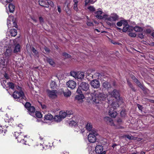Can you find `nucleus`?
<instances>
[{"mask_svg":"<svg viewBox=\"0 0 154 154\" xmlns=\"http://www.w3.org/2000/svg\"><path fill=\"white\" fill-rule=\"evenodd\" d=\"M12 2V1L11 2ZM10 3H7L6 4L4 5H7L8 3H9L8 6L9 11L11 13H13L15 10V6L13 4L10 3Z\"/></svg>","mask_w":154,"mask_h":154,"instance_id":"nucleus-18","label":"nucleus"},{"mask_svg":"<svg viewBox=\"0 0 154 154\" xmlns=\"http://www.w3.org/2000/svg\"><path fill=\"white\" fill-rule=\"evenodd\" d=\"M47 92L48 95L50 98H56L57 97V91L56 90H53L51 91L49 90H48L47 91Z\"/></svg>","mask_w":154,"mask_h":154,"instance_id":"nucleus-9","label":"nucleus"},{"mask_svg":"<svg viewBox=\"0 0 154 154\" xmlns=\"http://www.w3.org/2000/svg\"><path fill=\"white\" fill-rule=\"evenodd\" d=\"M10 33L12 36H15L17 35V32L16 29H13L11 30Z\"/></svg>","mask_w":154,"mask_h":154,"instance_id":"nucleus-27","label":"nucleus"},{"mask_svg":"<svg viewBox=\"0 0 154 154\" xmlns=\"http://www.w3.org/2000/svg\"><path fill=\"white\" fill-rule=\"evenodd\" d=\"M95 151L97 154H105V151H103V147L101 145H97L95 147Z\"/></svg>","mask_w":154,"mask_h":154,"instance_id":"nucleus-10","label":"nucleus"},{"mask_svg":"<svg viewBox=\"0 0 154 154\" xmlns=\"http://www.w3.org/2000/svg\"><path fill=\"white\" fill-rule=\"evenodd\" d=\"M79 86L80 88H81V89L84 91H87L89 88V85L86 82H82L80 84Z\"/></svg>","mask_w":154,"mask_h":154,"instance_id":"nucleus-13","label":"nucleus"},{"mask_svg":"<svg viewBox=\"0 0 154 154\" xmlns=\"http://www.w3.org/2000/svg\"><path fill=\"white\" fill-rule=\"evenodd\" d=\"M88 9L91 11L93 12L95 11V8L93 6H90L88 7Z\"/></svg>","mask_w":154,"mask_h":154,"instance_id":"nucleus-43","label":"nucleus"},{"mask_svg":"<svg viewBox=\"0 0 154 154\" xmlns=\"http://www.w3.org/2000/svg\"><path fill=\"white\" fill-rule=\"evenodd\" d=\"M57 10L60 13L61 12L60 7V6H57Z\"/></svg>","mask_w":154,"mask_h":154,"instance_id":"nucleus-61","label":"nucleus"},{"mask_svg":"<svg viewBox=\"0 0 154 154\" xmlns=\"http://www.w3.org/2000/svg\"><path fill=\"white\" fill-rule=\"evenodd\" d=\"M122 30V31L123 32H126L127 31L128 32H131L132 31L133 29V28L128 24L127 22V24H125Z\"/></svg>","mask_w":154,"mask_h":154,"instance_id":"nucleus-11","label":"nucleus"},{"mask_svg":"<svg viewBox=\"0 0 154 154\" xmlns=\"http://www.w3.org/2000/svg\"><path fill=\"white\" fill-rule=\"evenodd\" d=\"M10 21H9L8 19L7 21V25L8 26V27H9L10 26Z\"/></svg>","mask_w":154,"mask_h":154,"instance_id":"nucleus-63","label":"nucleus"},{"mask_svg":"<svg viewBox=\"0 0 154 154\" xmlns=\"http://www.w3.org/2000/svg\"><path fill=\"white\" fill-rule=\"evenodd\" d=\"M108 124L112 126H115V124L114 123L113 120L112 119L109 121L107 123Z\"/></svg>","mask_w":154,"mask_h":154,"instance_id":"nucleus-45","label":"nucleus"},{"mask_svg":"<svg viewBox=\"0 0 154 154\" xmlns=\"http://www.w3.org/2000/svg\"><path fill=\"white\" fill-rule=\"evenodd\" d=\"M138 85L140 87L141 89L142 90H143L144 89V88L143 86V85L140 83V84H138Z\"/></svg>","mask_w":154,"mask_h":154,"instance_id":"nucleus-59","label":"nucleus"},{"mask_svg":"<svg viewBox=\"0 0 154 154\" xmlns=\"http://www.w3.org/2000/svg\"><path fill=\"white\" fill-rule=\"evenodd\" d=\"M98 135L97 133L95 130L92 131L91 133H90L88 137L89 141L91 143H94L96 141V136Z\"/></svg>","mask_w":154,"mask_h":154,"instance_id":"nucleus-8","label":"nucleus"},{"mask_svg":"<svg viewBox=\"0 0 154 154\" xmlns=\"http://www.w3.org/2000/svg\"><path fill=\"white\" fill-rule=\"evenodd\" d=\"M103 86L104 88L108 89L110 87V85L108 82L105 81L103 83Z\"/></svg>","mask_w":154,"mask_h":154,"instance_id":"nucleus-26","label":"nucleus"},{"mask_svg":"<svg viewBox=\"0 0 154 154\" xmlns=\"http://www.w3.org/2000/svg\"><path fill=\"white\" fill-rule=\"evenodd\" d=\"M1 84L4 88H5V87H6V85H7V83H6V81L5 80H4L3 82H2Z\"/></svg>","mask_w":154,"mask_h":154,"instance_id":"nucleus-44","label":"nucleus"},{"mask_svg":"<svg viewBox=\"0 0 154 154\" xmlns=\"http://www.w3.org/2000/svg\"><path fill=\"white\" fill-rule=\"evenodd\" d=\"M111 118H110L109 117H105L104 118V120L107 123H108L109 122V121L111 119Z\"/></svg>","mask_w":154,"mask_h":154,"instance_id":"nucleus-48","label":"nucleus"},{"mask_svg":"<svg viewBox=\"0 0 154 154\" xmlns=\"http://www.w3.org/2000/svg\"><path fill=\"white\" fill-rule=\"evenodd\" d=\"M47 60L48 62L49 63V64L51 65V66H55V63L52 59L48 58L47 59Z\"/></svg>","mask_w":154,"mask_h":154,"instance_id":"nucleus-34","label":"nucleus"},{"mask_svg":"<svg viewBox=\"0 0 154 154\" xmlns=\"http://www.w3.org/2000/svg\"><path fill=\"white\" fill-rule=\"evenodd\" d=\"M13 26L15 27L16 28H17V25L16 24V23L15 22H13Z\"/></svg>","mask_w":154,"mask_h":154,"instance_id":"nucleus-64","label":"nucleus"},{"mask_svg":"<svg viewBox=\"0 0 154 154\" xmlns=\"http://www.w3.org/2000/svg\"><path fill=\"white\" fill-rule=\"evenodd\" d=\"M32 50L35 56L37 57H38V53L37 51L33 47L32 48Z\"/></svg>","mask_w":154,"mask_h":154,"instance_id":"nucleus-35","label":"nucleus"},{"mask_svg":"<svg viewBox=\"0 0 154 154\" xmlns=\"http://www.w3.org/2000/svg\"><path fill=\"white\" fill-rule=\"evenodd\" d=\"M84 98V95L82 94H79L76 95L75 97V99L78 100H80L83 99Z\"/></svg>","mask_w":154,"mask_h":154,"instance_id":"nucleus-31","label":"nucleus"},{"mask_svg":"<svg viewBox=\"0 0 154 154\" xmlns=\"http://www.w3.org/2000/svg\"><path fill=\"white\" fill-rule=\"evenodd\" d=\"M91 85L94 88H97L100 86V83L96 79H94L91 82Z\"/></svg>","mask_w":154,"mask_h":154,"instance_id":"nucleus-14","label":"nucleus"},{"mask_svg":"<svg viewBox=\"0 0 154 154\" xmlns=\"http://www.w3.org/2000/svg\"><path fill=\"white\" fill-rule=\"evenodd\" d=\"M66 85L68 87L73 89L75 88L76 85V82L73 80H69L66 82Z\"/></svg>","mask_w":154,"mask_h":154,"instance_id":"nucleus-12","label":"nucleus"},{"mask_svg":"<svg viewBox=\"0 0 154 154\" xmlns=\"http://www.w3.org/2000/svg\"><path fill=\"white\" fill-rule=\"evenodd\" d=\"M100 75V74L99 73H96L94 75H90V76L91 77V78L92 79H98L99 76Z\"/></svg>","mask_w":154,"mask_h":154,"instance_id":"nucleus-32","label":"nucleus"},{"mask_svg":"<svg viewBox=\"0 0 154 154\" xmlns=\"http://www.w3.org/2000/svg\"><path fill=\"white\" fill-rule=\"evenodd\" d=\"M7 85H8V87L11 88L12 89H14V84L11 82H7Z\"/></svg>","mask_w":154,"mask_h":154,"instance_id":"nucleus-36","label":"nucleus"},{"mask_svg":"<svg viewBox=\"0 0 154 154\" xmlns=\"http://www.w3.org/2000/svg\"><path fill=\"white\" fill-rule=\"evenodd\" d=\"M59 115L60 116L62 119H64L66 116L65 112L61 111L59 113Z\"/></svg>","mask_w":154,"mask_h":154,"instance_id":"nucleus-33","label":"nucleus"},{"mask_svg":"<svg viewBox=\"0 0 154 154\" xmlns=\"http://www.w3.org/2000/svg\"><path fill=\"white\" fill-rule=\"evenodd\" d=\"M35 114L36 117L37 118H41L42 116L41 113L38 111H36Z\"/></svg>","mask_w":154,"mask_h":154,"instance_id":"nucleus-38","label":"nucleus"},{"mask_svg":"<svg viewBox=\"0 0 154 154\" xmlns=\"http://www.w3.org/2000/svg\"><path fill=\"white\" fill-rule=\"evenodd\" d=\"M63 94L65 97H69L71 95V92L69 90H67L63 92Z\"/></svg>","mask_w":154,"mask_h":154,"instance_id":"nucleus-30","label":"nucleus"},{"mask_svg":"<svg viewBox=\"0 0 154 154\" xmlns=\"http://www.w3.org/2000/svg\"><path fill=\"white\" fill-rule=\"evenodd\" d=\"M91 0H86L85 2V5H86L88 4V3H90Z\"/></svg>","mask_w":154,"mask_h":154,"instance_id":"nucleus-60","label":"nucleus"},{"mask_svg":"<svg viewBox=\"0 0 154 154\" xmlns=\"http://www.w3.org/2000/svg\"><path fill=\"white\" fill-rule=\"evenodd\" d=\"M5 42V41L0 42V53L2 52ZM4 50L3 56L2 57V55L0 54V69L11 63V57L12 53V48L10 47H7L5 46Z\"/></svg>","mask_w":154,"mask_h":154,"instance_id":"nucleus-1","label":"nucleus"},{"mask_svg":"<svg viewBox=\"0 0 154 154\" xmlns=\"http://www.w3.org/2000/svg\"><path fill=\"white\" fill-rule=\"evenodd\" d=\"M127 24V21L125 20H121L117 23V25L118 26H121L122 25Z\"/></svg>","mask_w":154,"mask_h":154,"instance_id":"nucleus-22","label":"nucleus"},{"mask_svg":"<svg viewBox=\"0 0 154 154\" xmlns=\"http://www.w3.org/2000/svg\"><path fill=\"white\" fill-rule=\"evenodd\" d=\"M128 35L129 36L132 37H135L136 35L135 33L130 32L129 33Z\"/></svg>","mask_w":154,"mask_h":154,"instance_id":"nucleus-47","label":"nucleus"},{"mask_svg":"<svg viewBox=\"0 0 154 154\" xmlns=\"http://www.w3.org/2000/svg\"><path fill=\"white\" fill-rule=\"evenodd\" d=\"M137 107L139 109L141 110L142 109V106L141 105L138 104H137Z\"/></svg>","mask_w":154,"mask_h":154,"instance_id":"nucleus-62","label":"nucleus"},{"mask_svg":"<svg viewBox=\"0 0 154 154\" xmlns=\"http://www.w3.org/2000/svg\"><path fill=\"white\" fill-rule=\"evenodd\" d=\"M70 124H71L72 125H75L76 124V123L74 121H72L70 122Z\"/></svg>","mask_w":154,"mask_h":154,"instance_id":"nucleus-56","label":"nucleus"},{"mask_svg":"<svg viewBox=\"0 0 154 154\" xmlns=\"http://www.w3.org/2000/svg\"><path fill=\"white\" fill-rule=\"evenodd\" d=\"M114 108L112 107L109 110V115L112 117L115 118L117 115V113L114 109Z\"/></svg>","mask_w":154,"mask_h":154,"instance_id":"nucleus-15","label":"nucleus"},{"mask_svg":"<svg viewBox=\"0 0 154 154\" xmlns=\"http://www.w3.org/2000/svg\"><path fill=\"white\" fill-rule=\"evenodd\" d=\"M47 4L49 5H50L51 7H53L54 6V4L53 2L51 1L50 0H48L47 1Z\"/></svg>","mask_w":154,"mask_h":154,"instance_id":"nucleus-42","label":"nucleus"},{"mask_svg":"<svg viewBox=\"0 0 154 154\" xmlns=\"http://www.w3.org/2000/svg\"><path fill=\"white\" fill-rule=\"evenodd\" d=\"M81 88H80V86L78 87V88L76 92L79 94H80L82 93V92L81 91Z\"/></svg>","mask_w":154,"mask_h":154,"instance_id":"nucleus-51","label":"nucleus"},{"mask_svg":"<svg viewBox=\"0 0 154 154\" xmlns=\"http://www.w3.org/2000/svg\"><path fill=\"white\" fill-rule=\"evenodd\" d=\"M63 55L66 58H69L71 56L70 55L67 54L66 53H63Z\"/></svg>","mask_w":154,"mask_h":154,"instance_id":"nucleus-46","label":"nucleus"},{"mask_svg":"<svg viewBox=\"0 0 154 154\" xmlns=\"http://www.w3.org/2000/svg\"><path fill=\"white\" fill-rule=\"evenodd\" d=\"M44 118L45 119L49 121H51L54 119L53 116L49 113L45 115Z\"/></svg>","mask_w":154,"mask_h":154,"instance_id":"nucleus-21","label":"nucleus"},{"mask_svg":"<svg viewBox=\"0 0 154 154\" xmlns=\"http://www.w3.org/2000/svg\"><path fill=\"white\" fill-rule=\"evenodd\" d=\"M92 100L95 103H99L100 102L104 100L106 98V95L103 93H100L98 91H95L91 94Z\"/></svg>","mask_w":154,"mask_h":154,"instance_id":"nucleus-2","label":"nucleus"},{"mask_svg":"<svg viewBox=\"0 0 154 154\" xmlns=\"http://www.w3.org/2000/svg\"><path fill=\"white\" fill-rule=\"evenodd\" d=\"M50 86L51 88H54L56 86V82L53 81H51L50 83Z\"/></svg>","mask_w":154,"mask_h":154,"instance_id":"nucleus-37","label":"nucleus"},{"mask_svg":"<svg viewBox=\"0 0 154 154\" xmlns=\"http://www.w3.org/2000/svg\"><path fill=\"white\" fill-rule=\"evenodd\" d=\"M66 116H70V115L72 114V112L71 110H67L65 112Z\"/></svg>","mask_w":154,"mask_h":154,"instance_id":"nucleus-41","label":"nucleus"},{"mask_svg":"<svg viewBox=\"0 0 154 154\" xmlns=\"http://www.w3.org/2000/svg\"><path fill=\"white\" fill-rule=\"evenodd\" d=\"M25 106L27 109H28L29 107H31V104L28 102H26Z\"/></svg>","mask_w":154,"mask_h":154,"instance_id":"nucleus-49","label":"nucleus"},{"mask_svg":"<svg viewBox=\"0 0 154 154\" xmlns=\"http://www.w3.org/2000/svg\"><path fill=\"white\" fill-rule=\"evenodd\" d=\"M12 95L14 98L17 99V100L20 102H21V100H22V99L25 100L26 99L24 93L22 91L20 92L15 91Z\"/></svg>","mask_w":154,"mask_h":154,"instance_id":"nucleus-5","label":"nucleus"},{"mask_svg":"<svg viewBox=\"0 0 154 154\" xmlns=\"http://www.w3.org/2000/svg\"><path fill=\"white\" fill-rule=\"evenodd\" d=\"M87 24L88 26H92L94 25L93 23L91 22L88 21L87 22Z\"/></svg>","mask_w":154,"mask_h":154,"instance_id":"nucleus-53","label":"nucleus"},{"mask_svg":"<svg viewBox=\"0 0 154 154\" xmlns=\"http://www.w3.org/2000/svg\"><path fill=\"white\" fill-rule=\"evenodd\" d=\"M20 45L19 44H17L15 46L14 48V53H16L18 52H20Z\"/></svg>","mask_w":154,"mask_h":154,"instance_id":"nucleus-23","label":"nucleus"},{"mask_svg":"<svg viewBox=\"0 0 154 154\" xmlns=\"http://www.w3.org/2000/svg\"><path fill=\"white\" fill-rule=\"evenodd\" d=\"M5 78L6 79H9L10 77L9 75L5 72H4L3 73H0V79H4Z\"/></svg>","mask_w":154,"mask_h":154,"instance_id":"nucleus-20","label":"nucleus"},{"mask_svg":"<svg viewBox=\"0 0 154 154\" xmlns=\"http://www.w3.org/2000/svg\"><path fill=\"white\" fill-rule=\"evenodd\" d=\"M125 137L129 139H132L133 138L132 136H131L129 135H126Z\"/></svg>","mask_w":154,"mask_h":154,"instance_id":"nucleus-57","label":"nucleus"},{"mask_svg":"<svg viewBox=\"0 0 154 154\" xmlns=\"http://www.w3.org/2000/svg\"><path fill=\"white\" fill-rule=\"evenodd\" d=\"M133 29L136 32H142L143 30V28L142 27L137 26H135L133 28Z\"/></svg>","mask_w":154,"mask_h":154,"instance_id":"nucleus-24","label":"nucleus"},{"mask_svg":"<svg viewBox=\"0 0 154 154\" xmlns=\"http://www.w3.org/2000/svg\"><path fill=\"white\" fill-rule=\"evenodd\" d=\"M104 20H106L107 21L106 22V24L109 26H113L115 25V23H114L118 19L119 16L116 13L112 14L110 16L107 14L104 15Z\"/></svg>","mask_w":154,"mask_h":154,"instance_id":"nucleus-3","label":"nucleus"},{"mask_svg":"<svg viewBox=\"0 0 154 154\" xmlns=\"http://www.w3.org/2000/svg\"><path fill=\"white\" fill-rule=\"evenodd\" d=\"M28 112L31 115L34 116L35 115V108L33 106L29 107L27 109Z\"/></svg>","mask_w":154,"mask_h":154,"instance_id":"nucleus-16","label":"nucleus"},{"mask_svg":"<svg viewBox=\"0 0 154 154\" xmlns=\"http://www.w3.org/2000/svg\"><path fill=\"white\" fill-rule=\"evenodd\" d=\"M55 121L57 122H60L61 121L62 119L61 118L60 116L57 115L55 116L54 118Z\"/></svg>","mask_w":154,"mask_h":154,"instance_id":"nucleus-29","label":"nucleus"},{"mask_svg":"<svg viewBox=\"0 0 154 154\" xmlns=\"http://www.w3.org/2000/svg\"><path fill=\"white\" fill-rule=\"evenodd\" d=\"M103 12L100 10L98 11L95 13L96 14L95 17L99 19H104V15L103 16L101 15L102 14Z\"/></svg>","mask_w":154,"mask_h":154,"instance_id":"nucleus-17","label":"nucleus"},{"mask_svg":"<svg viewBox=\"0 0 154 154\" xmlns=\"http://www.w3.org/2000/svg\"><path fill=\"white\" fill-rule=\"evenodd\" d=\"M13 0H0L1 2L3 4H5L8 3H10Z\"/></svg>","mask_w":154,"mask_h":154,"instance_id":"nucleus-40","label":"nucleus"},{"mask_svg":"<svg viewBox=\"0 0 154 154\" xmlns=\"http://www.w3.org/2000/svg\"><path fill=\"white\" fill-rule=\"evenodd\" d=\"M39 4L42 6L46 8L48 7V5L47 4L46 2L44 1H39Z\"/></svg>","mask_w":154,"mask_h":154,"instance_id":"nucleus-28","label":"nucleus"},{"mask_svg":"<svg viewBox=\"0 0 154 154\" xmlns=\"http://www.w3.org/2000/svg\"><path fill=\"white\" fill-rule=\"evenodd\" d=\"M14 135L15 137L17 139L18 142L24 144H26L25 143L26 141L24 139L25 137L26 136L23 135L21 132L20 134H19V133L17 132H14Z\"/></svg>","mask_w":154,"mask_h":154,"instance_id":"nucleus-6","label":"nucleus"},{"mask_svg":"<svg viewBox=\"0 0 154 154\" xmlns=\"http://www.w3.org/2000/svg\"><path fill=\"white\" fill-rule=\"evenodd\" d=\"M39 21L41 24H43L44 23V21L43 18L42 17H39Z\"/></svg>","mask_w":154,"mask_h":154,"instance_id":"nucleus-54","label":"nucleus"},{"mask_svg":"<svg viewBox=\"0 0 154 154\" xmlns=\"http://www.w3.org/2000/svg\"><path fill=\"white\" fill-rule=\"evenodd\" d=\"M138 36L139 38L141 39H143L144 38V35L142 33H139L138 35Z\"/></svg>","mask_w":154,"mask_h":154,"instance_id":"nucleus-52","label":"nucleus"},{"mask_svg":"<svg viewBox=\"0 0 154 154\" xmlns=\"http://www.w3.org/2000/svg\"><path fill=\"white\" fill-rule=\"evenodd\" d=\"M129 87L131 88L132 90H134V89L131 83L130 82H129L128 81H127Z\"/></svg>","mask_w":154,"mask_h":154,"instance_id":"nucleus-50","label":"nucleus"},{"mask_svg":"<svg viewBox=\"0 0 154 154\" xmlns=\"http://www.w3.org/2000/svg\"><path fill=\"white\" fill-rule=\"evenodd\" d=\"M106 97L108 101H110L113 98L119 100L120 99L119 92L117 90L114 89L112 92H108L107 94Z\"/></svg>","mask_w":154,"mask_h":154,"instance_id":"nucleus-4","label":"nucleus"},{"mask_svg":"<svg viewBox=\"0 0 154 154\" xmlns=\"http://www.w3.org/2000/svg\"><path fill=\"white\" fill-rule=\"evenodd\" d=\"M77 6V4H74V9L76 11H77L78 10V8Z\"/></svg>","mask_w":154,"mask_h":154,"instance_id":"nucleus-58","label":"nucleus"},{"mask_svg":"<svg viewBox=\"0 0 154 154\" xmlns=\"http://www.w3.org/2000/svg\"><path fill=\"white\" fill-rule=\"evenodd\" d=\"M86 129L88 131H93V130H92V125L91 123L89 122H88L87 125H86Z\"/></svg>","mask_w":154,"mask_h":154,"instance_id":"nucleus-25","label":"nucleus"},{"mask_svg":"<svg viewBox=\"0 0 154 154\" xmlns=\"http://www.w3.org/2000/svg\"><path fill=\"white\" fill-rule=\"evenodd\" d=\"M9 121H6L3 120L1 123L0 124V134L4 135L7 130L6 128L8 127V122Z\"/></svg>","mask_w":154,"mask_h":154,"instance_id":"nucleus-7","label":"nucleus"},{"mask_svg":"<svg viewBox=\"0 0 154 154\" xmlns=\"http://www.w3.org/2000/svg\"><path fill=\"white\" fill-rule=\"evenodd\" d=\"M77 72L74 71H71L70 72V75L74 77L75 79L76 77Z\"/></svg>","mask_w":154,"mask_h":154,"instance_id":"nucleus-39","label":"nucleus"},{"mask_svg":"<svg viewBox=\"0 0 154 154\" xmlns=\"http://www.w3.org/2000/svg\"><path fill=\"white\" fill-rule=\"evenodd\" d=\"M84 77V74L83 72H77L76 79L77 80H82L83 79Z\"/></svg>","mask_w":154,"mask_h":154,"instance_id":"nucleus-19","label":"nucleus"},{"mask_svg":"<svg viewBox=\"0 0 154 154\" xmlns=\"http://www.w3.org/2000/svg\"><path fill=\"white\" fill-rule=\"evenodd\" d=\"M151 30H152L150 29H147L145 32L146 33H150L151 32Z\"/></svg>","mask_w":154,"mask_h":154,"instance_id":"nucleus-55","label":"nucleus"}]
</instances>
